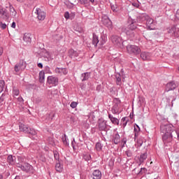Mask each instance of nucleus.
I'll use <instances>...</instances> for the list:
<instances>
[{"label":"nucleus","instance_id":"1","mask_svg":"<svg viewBox=\"0 0 179 179\" xmlns=\"http://www.w3.org/2000/svg\"><path fill=\"white\" fill-rule=\"evenodd\" d=\"M161 134H162V141L166 145L169 146L173 139L179 141V129H175L173 124H161Z\"/></svg>","mask_w":179,"mask_h":179},{"label":"nucleus","instance_id":"2","mask_svg":"<svg viewBox=\"0 0 179 179\" xmlns=\"http://www.w3.org/2000/svg\"><path fill=\"white\" fill-rule=\"evenodd\" d=\"M146 20V25L150 30H155V21L149 15L143 14L137 17V21L142 23Z\"/></svg>","mask_w":179,"mask_h":179},{"label":"nucleus","instance_id":"3","mask_svg":"<svg viewBox=\"0 0 179 179\" xmlns=\"http://www.w3.org/2000/svg\"><path fill=\"white\" fill-rule=\"evenodd\" d=\"M16 167L27 174H34L35 173L34 167L29 163H16Z\"/></svg>","mask_w":179,"mask_h":179},{"label":"nucleus","instance_id":"4","mask_svg":"<svg viewBox=\"0 0 179 179\" xmlns=\"http://www.w3.org/2000/svg\"><path fill=\"white\" fill-rule=\"evenodd\" d=\"M127 51L130 55H139L141 54V48L136 45H128Z\"/></svg>","mask_w":179,"mask_h":179},{"label":"nucleus","instance_id":"5","mask_svg":"<svg viewBox=\"0 0 179 179\" xmlns=\"http://www.w3.org/2000/svg\"><path fill=\"white\" fill-rule=\"evenodd\" d=\"M111 42L116 47H119V48H122L124 47V41H122V38L117 35H113L110 37Z\"/></svg>","mask_w":179,"mask_h":179},{"label":"nucleus","instance_id":"6","mask_svg":"<svg viewBox=\"0 0 179 179\" xmlns=\"http://www.w3.org/2000/svg\"><path fill=\"white\" fill-rule=\"evenodd\" d=\"M20 131L24 132V134H29V135L36 136L37 135V131L34 129H31L27 125L23 124H20Z\"/></svg>","mask_w":179,"mask_h":179},{"label":"nucleus","instance_id":"7","mask_svg":"<svg viewBox=\"0 0 179 179\" xmlns=\"http://www.w3.org/2000/svg\"><path fill=\"white\" fill-rule=\"evenodd\" d=\"M121 108V101L118 99L113 100V106L111 108L112 114H120V108Z\"/></svg>","mask_w":179,"mask_h":179},{"label":"nucleus","instance_id":"8","mask_svg":"<svg viewBox=\"0 0 179 179\" xmlns=\"http://www.w3.org/2000/svg\"><path fill=\"white\" fill-rule=\"evenodd\" d=\"M47 83L50 85V86H58L59 79L54 76H49L47 78Z\"/></svg>","mask_w":179,"mask_h":179},{"label":"nucleus","instance_id":"9","mask_svg":"<svg viewBox=\"0 0 179 179\" xmlns=\"http://www.w3.org/2000/svg\"><path fill=\"white\" fill-rule=\"evenodd\" d=\"M167 33L171 36V37H175V38H179V29L173 26L167 29Z\"/></svg>","mask_w":179,"mask_h":179},{"label":"nucleus","instance_id":"10","mask_svg":"<svg viewBox=\"0 0 179 179\" xmlns=\"http://www.w3.org/2000/svg\"><path fill=\"white\" fill-rule=\"evenodd\" d=\"M24 69H26V62L23 60H20L14 67L15 72H22Z\"/></svg>","mask_w":179,"mask_h":179},{"label":"nucleus","instance_id":"11","mask_svg":"<svg viewBox=\"0 0 179 179\" xmlns=\"http://www.w3.org/2000/svg\"><path fill=\"white\" fill-rule=\"evenodd\" d=\"M98 129L99 131H107V121L101 118L98 120Z\"/></svg>","mask_w":179,"mask_h":179},{"label":"nucleus","instance_id":"12","mask_svg":"<svg viewBox=\"0 0 179 179\" xmlns=\"http://www.w3.org/2000/svg\"><path fill=\"white\" fill-rule=\"evenodd\" d=\"M0 19H3V20H9V13L6 9L0 6Z\"/></svg>","mask_w":179,"mask_h":179},{"label":"nucleus","instance_id":"13","mask_svg":"<svg viewBox=\"0 0 179 179\" xmlns=\"http://www.w3.org/2000/svg\"><path fill=\"white\" fill-rule=\"evenodd\" d=\"M55 73H57V76L68 75V70L66 69V68L57 67L56 69H55Z\"/></svg>","mask_w":179,"mask_h":179},{"label":"nucleus","instance_id":"14","mask_svg":"<svg viewBox=\"0 0 179 179\" xmlns=\"http://www.w3.org/2000/svg\"><path fill=\"white\" fill-rule=\"evenodd\" d=\"M102 22L103 24H104V26L108 29H111V27H113V22H111V20H110V18H108L107 16H103L102 17Z\"/></svg>","mask_w":179,"mask_h":179},{"label":"nucleus","instance_id":"15","mask_svg":"<svg viewBox=\"0 0 179 179\" xmlns=\"http://www.w3.org/2000/svg\"><path fill=\"white\" fill-rule=\"evenodd\" d=\"M148 159V152H143L140 155L139 157H138V166H141V164H143L145 163V160Z\"/></svg>","mask_w":179,"mask_h":179},{"label":"nucleus","instance_id":"16","mask_svg":"<svg viewBox=\"0 0 179 179\" xmlns=\"http://www.w3.org/2000/svg\"><path fill=\"white\" fill-rule=\"evenodd\" d=\"M35 13H36L38 20H44L45 19V12L42 11L41 9L36 8Z\"/></svg>","mask_w":179,"mask_h":179},{"label":"nucleus","instance_id":"17","mask_svg":"<svg viewBox=\"0 0 179 179\" xmlns=\"http://www.w3.org/2000/svg\"><path fill=\"white\" fill-rule=\"evenodd\" d=\"M176 100H177V96L175 94L174 92L172 93V94H171L170 96H166V101L168 106H170V102L171 101V106H173Z\"/></svg>","mask_w":179,"mask_h":179},{"label":"nucleus","instance_id":"18","mask_svg":"<svg viewBox=\"0 0 179 179\" xmlns=\"http://www.w3.org/2000/svg\"><path fill=\"white\" fill-rule=\"evenodd\" d=\"M141 58H142L143 61H150L152 54L150 52H143L141 53Z\"/></svg>","mask_w":179,"mask_h":179},{"label":"nucleus","instance_id":"19","mask_svg":"<svg viewBox=\"0 0 179 179\" xmlns=\"http://www.w3.org/2000/svg\"><path fill=\"white\" fill-rule=\"evenodd\" d=\"M103 175L101 174V171L99 169H96L92 172V179H101Z\"/></svg>","mask_w":179,"mask_h":179},{"label":"nucleus","instance_id":"20","mask_svg":"<svg viewBox=\"0 0 179 179\" xmlns=\"http://www.w3.org/2000/svg\"><path fill=\"white\" fill-rule=\"evenodd\" d=\"M108 118L114 125H120V120L118 118L115 117L110 113H108Z\"/></svg>","mask_w":179,"mask_h":179},{"label":"nucleus","instance_id":"21","mask_svg":"<svg viewBox=\"0 0 179 179\" xmlns=\"http://www.w3.org/2000/svg\"><path fill=\"white\" fill-rule=\"evenodd\" d=\"M177 87V84L174 81L169 82L166 85L167 92H170V90H174Z\"/></svg>","mask_w":179,"mask_h":179},{"label":"nucleus","instance_id":"22","mask_svg":"<svg viewBox=\"0 0 179 179\" xmlns=\"http://www.w3.org/2000/svg\"><path fill=\"white\" fill-rule=\"evenodd\" d=\"M7 162L9 163L11 166H16V157L13 155H8L7 157Z\"/></svg>","mask_w":179,"mask_h":179},{"label":"nucleus","instance_id":"23","mask_svg":"<svg viewBox=\"0 0 179 179\" xmlns=\"http://www.w3.org/2000/svg\"><path fill=\"white\" fill-rule=\"evenodd\" d=\"M141 132V128L138 124L134 125V139L136 141V138L139 136V133Z\"/></svg>","mask_w":179,"mask_h":179},{"label":"nucleus","instance_id":"24","mask_svg":"<svg viewBox=\"0 0 179 179\" xmlns=\"http://www.w3.org/2000/svg\"><path fill=\"white\" fill-rule=\"evenodd\" d=\"M69 55L71 58H76V57H79V52L73 49H70L69 50Z\"/></svg>","mask_w":179,"mask_h":179},{"label":"nucleus","instance_id":"25","mask_svg":"<svg viewBox=\"0 0 179 179\" xmlns=\"http://www.w3.org/2000/svg\"><path fill=\"white\" fill-rule=\"evenodd\" d=\"M38 79L40 83H44V80H45V73L43 71L39 72Z\"/></svg>","mask_w":179,"mask_h":179},{"label":"nucleus","instance_id":"26","mask_svg":"<svg viewBox=\"0 0 179 179\" xmlns=\"http://www.w3.org/2000/svg\"><path fill=\"white\" fill-rule=\"evenodd\" d=\"M23 41L26 44H30L31 43V38L30 37V34H25L23 37Z\"/></svg>","mask_w":179,"mask_h":179},{"label":"nucleus","instance_id":"27","mask_svg":"<svg viewBox=\"0 0 179 179\" xmlns=\"http://www.w3.org/2000/svg\"><path fill=\"white\" fill-rule=\"evenodd\" d=\"M124 31L127 36H129V37H134L135 36V33L134 32L133 29L127 27Z\"/></svg>","mask_w":179,"mask_h":179},{"label":"nucleus","instance_id":"28","mask_svg":"<svg viewBox=\"0 0 179 179\" xmlns=\"http://www.w3.org/2000/svg\"><path fill=\"white\" fill-rule=\"evenodd\" d=\"M120 134L117 133L113 136V142L115 143V145H118V143L120 142Z\"/></svg>","mask_w":179,"mask_h":179},{"label":"nucleus","instance_id":"29","mask_svg":"<svg viewBox=\"0 0 179 179\" xmlns=\"http://www.w3.org/2000/svg\"><path fill=\"white\" fill-rule=\"evenodd\" d=\"M99 36L96 34H93L92 36V44L96 47L99 44Z\"/></svg>","mask_w":179,"mask_h":179},{"label":"nucleus","instance_id":"30","mask_svg":"<svg viewBox=\"0 0 179 179\" xmlns=\"http://www.w3.org/2000/svg\"><path fill=\"white\" fill-rule=\"evenodd\" d=\"M9 10H10V15L12 16V17H13V18L16 17V15H17V12H16V10H15V8H13V6H10Z\"/></svg>","mask_w":179,"mask_h":179},{"label":"nucleus","instance_id":"31","mask_svg":"<svg viewBox=\"0 0 179 179\" xmlns=\"http://www.w3.org/2000/svg\"><path fill=\"white\" fill-rule=\"evenodd\" d=\"M129 121V120L128 119V117H122L121 120L120 124L122 125L123 128H125V127H127V124H128Z\"/></svg>","mask_w":179,"mask_h":179},{"label":"nucleus","instance_id":"32","mask_svg":"<svg viewBox=\"0 0 179 179\" xmlns=\"http://www.w3.org/2000/svg\"><path fill=\"white\" fill-rule=\"evenodd\" d=\"M81 79L83 82H85V80H87L89 78H90V73H84L81 75Z\"/></svg>","mask_w":179,"mask_h":179},{"label":"nucleus","instance_id":"33","mask_svg":"<svg viewBox=\"0 0 179 179\" xmlns=\"http://www.w3.org/2000/svg\"><path fill=\"white\" fill-rule=\"evenodd\" d=\"M116 78V84L117 85V86H121V85H122V82L121 81V74L117 73L115 76Z\"/></svg>","mask_w":179,"mask_h":179},{"label":"nucleus","instance_id":"34","mask_svg":"<svg viewBox=\"0 0 179 179\" xmlns=\"http://www.w3.org/2000/svg\"><path fill=\"white\" fill-rule=\"evenodd\" d=\"M95 149L96 152H101V150H103V144L100 142H97L95 145Z\"/></svg>","mask_w":179,"mask_h":179},{"label":"nucleus","instance_id":"35","mask_svg":"<svg viewBox=\"0 0 179 179\" xmlns=\"http://www.w3.org/2000/svg\"><path fill=\"white\" fill-rule=\"evenodd\" d=\"M62 139L65 146H69V142H68V136H66V134H64V136H62Z\"/></svg>","mask_w":179,"mask_h":179},{"label":"nucleus","instance_id":"36","mask_svg":"<svg viewBox=\"0 0 179 179\" xmlns=\"http://www.w3.org/2000/svg\"><path fill=\"white\" fill-rule=\"evenodd\" d=\"M127 28L134 31L135 30V29H136V24L135 23V22L131 21V24L128 25Z\"/></svg>","mask_w":179,"mask_h":179},{"label":"nucleus","instance_id":"37","mask_svg":"<svg viewBox=\"0 0 179 179\" xmlns=\"http://www.w3.org/2000/svg\"><path fill=\"white\" fill-rule=\"evenodd\" d=\"M55 169L56 171H59V173H61V171H62V166H61L59 162H56Z\"/></svg>","mask_w":179,"mask_h":179},{"label":"nucleus","instance_id":"38","mask_svg":"<svg viewBox=\"0 0 179 179\" xmlns=\"http://www.w3.org/2000/svg\"><path fill=\"white\" fill-rule=\"evenodd\" d=\"M43 71L45 72V73H48L49 75H52V71H51V68H50V66H45V69Z\"/></svg>","mask_w":179,"mask_h":179},{"label":"nucleus","instance_id":"39","mask_svg":"<svg viewBox=\"0 0 179 179\" xmlns=\"http://www.w3.org/2000/svg\"><path fill=\"white\" fill-rule=\"evenodd\" d=\"M5 87V81L3 80H0V93L3 92V88Z\"/></svg>","mask_w":179,"mask_h":179},{"label":"nucleus","instance_id":"40","mask_svg":"<svg viewBox=\"0 0 179 179\" xmlns=\"http://www.w3.org/2000/svg\"><path fill=\"white\" fill-rule=\"evenodd\" d=\"M110 8H111L113 12H115V13L118 12V8L117 6V4H113V3H111Z\"/></svg>","mask_w":179,"mask_h":179},{"label":"nucleus","instance_id":"41","mask_svg":"<svg viewBox=\"0 0 179 179\" xmlns=\"http://www.w3.org/2000/svg\"><path fill=\"white\" fill-rule=\"evenodd\" d=\"M20 93V92L19 91V89L14 87L13 89V96H19Z\"/></svg>","mask_w":179,"mask_h":179},{"label":"nucleus","instance_id":"42","mask_svg":"<svg viewBox=\"0 0 179 179\" xmlns=\"http://www.w3.org/2000/svg\"><path fill=\"white\" fill-rule=\"evenodd\" d=\"M6 95L5 94H2V95L0 97V107H2L3 106V101L5 100V96Z\"/></svg>","mask_w":179,"mask_h":179},{"label":"nucleus","instance_id":"43","mask_svg":"<svg viewBox=\"0 0 179 179\" xmlns=\"http://www.w3.org/2000/svg\"><path fill=\"white\" fill-rule=\"evenodd\" d=\"M146 171H148V169H146V168H141L138 175L143 176V174H145V173H146Z\"/></svg>","mask_w":179,"mask_h":179},{"label":"nucleus","instance_id":"44","mask_svg":"<svg viewBox=\"0 0 179 179\" xmlns=\"http://www.w3.org/2000/svg\"><path fill=\"white\" fill-rule=\"evenodd\" d=\"M54 157L55 160H57V162H59V154H58L57 151H54Z\"/></svg>","mask_w":179,"mask_h":179},{"label":"nucleus","instance_id":"45","mask_svg":"<svg viewBox=\"0 0 179 179\" xmlns=\"http://www.w3.org/2000/svg\"><path fill=\"white\" fill-rule=\"evenodd\" d=\"M83 159H84V160H85V162H89V160H90V159H92V156L89 154H87L83 156Z\"/></svg>","mask_w":179,"mask_h":179},{"label":"nucleus","instance_id":"46","mask_svg":"<svg viewBox=\"0 0 179 179\" xmlns=\"http://www.w3.org/2000/svg\"><path fill=\"white\" fill-rule=\"evenodd\" d=\"M48 141L49 142V144L51 145L52 146H54V145H55V143L54 142V138H52V137H49L48 138Z\"/></svg>","mask_w":179,"mask_h":179},{"label":"nucleus","instance_id":"47","mask_svg":"<svg viewBox=\"0 0 179 179\" xmlns=\"http://www.w3.org/2000/svg\"><path fill=\"white\" fill-rule=\"evenodd\" d=\"M78 2L80 5H87L89 3V1L87 0H78Z\"/></svg>","mask_w":179,"mask_h":179},{"label":"nucleus","instance_id":"48","mask_svg":"<svg viewBox=\"0 0 179 179\" xmlns=\"http://www.w3.org/2000/svg\"><path fill=\"white\" fill-rule=\"evenodd\" d=\"M17 160L19 162L17 163H21V164H23V162H24V158L22 156H18L17 157Z\"/></svg>","mask_w":179,"mask_h":179},{"label":"nucleus","instance_id":"49","mask_svg":"<svg viewBox=\"0 0 179 179\" xmlns=\"http://www.w3.org/2000/svg\"><path fill=\"white\" fill-rule=\"evenodd\" d=\"M71 146L73 149V150H76V141H75V138L73 139L71 141Z\"/></svg>","mask_w":179,"mask_h":179},{"label":"nucleus","instance_id":"50","mask_svg":"<svg viewBox=\"0 0 179 179\" xmlns=\"http://www.w3.org/2000/svg\"><path fill=\"white\" fill-rule=\"evenodd\" d=\"M17 101L20 103V104L22 106V104H24V100L22 96H20L17 98Z\"/></svg>","mask_w":179,"mask_h":179},{"label":"nucleus","instance_id":"51","mask_svg":"<svg viewBox=\"0 0 179 179\" xmlns=\"http://www.w3.org/2000/svg\"><path fill=\"white\" fill-rule=\"evenodd\" d=\"M70 107H71V108H76V107H78V103L75 101L71 102Z\"/></svg>","mask_w":179,"mask_h":179},{"label":"nucleus","instance_id":"52","mask_svg":"<svg viewBox=\"0 0 179 179\" xmlns=\"http://www.w3.org/2000/svg\"><path fill=\"white\" fill-rule=\"evenodd\" d=\"M125 154L127 155V157H132V152H131V150L126 151Z\"/></svg>","mask_w":179,"mask_h":179},{"label":"nucleus","instance_id":"53","mask_svg":"<svg viewBox=\"0 0 179 179\" xmlns=\"http://www.w3.org/2000/svg\"><path fill=\"white\" fill-rule=\"evenodd\" d=\"M0 26L3 29V30H5L6 29V24L0 22Z\"/></svg>","mask_w":179,"mask_h":179},{"label":"nucleus","instance_id":"54","mask_svg":"<svg viewBox=\"0 0 179 179\" xmlns=\"http://www.w3.org/2000/svg\"><path fill=\"white\" fill-rule=\"evenodd\" d=\"M64 17L65 19H66L68 20V19H69V13L68 11H66V13H64Z\"/></svg>","mask_w":179,"mask_h":179},{"label":"nucleus","instance_id":"55","mask_svg":"<svg viewBox=\"0 0 179 179\" xmlns=\"http://www.w3.org/2000/svg\"><path fill=\"white\" fill-rule=\"evenodd\" d=\"M122 143L123 144L122 146H125V145L127 144V138H124L122 140Z\"/></svg>","mask_w":179,"mask_h":179},{"label":"nucleus","instance_id":"56","mask_svg":"<svg viewBox=\"0 0 179 179\" xmlns=\"http://www.w3.org/2000/svg\"><path fill=\"white\" fill-rule=\"evenodd\" d=\"M132 5L133 6H135V8H139L141 6L139 3H133Z\"/></svg>","mask_w":179,"mask_h":179},{"label":"nucleus","instance_id":"57","mask_svg":"<svg viewBox=\"0 0 179 179\" xmlns=\"http://www.w3.org/2000/svg\"><path fill=\"white\" fill-rule=\"evenodd\" d=\"M11 27L13 29H16V22H13L12 24H11Z\"/></svg>","mask_w":179,"mask_h":179},{"label":"nucleus","instance_id":"58","mask_svg":"<svg viewBox=\"0 0 179 179\" xmlns=\"http://www.w3.org/2000/svg\"><path fill=\"white\" fill-rule=\"evenodd\" d=\"M37 66L38 68H41V69H43V64L41 63H38Z\"/></svg>","mask_w":179,"mask_h":179},{"label":"nucleus","instance_id":"59","mask_svg":"<svg viewBox=\"0 0 179 179\" xmlns=\"http://www.w3.org/2000/svg\"><path fill=\"white\" fill-rule=\"evenodd\" d=\"M2 54H3V48L0 47V55H2Z\"/></svg>","mask_w":179,"mask_h":179},{"label":"nucleus","instance_id":"60","mask_svg":"<svg viewBox=\"0 0 179 179\" xmlns=\"http://www.w3.org/2000/svg\"><path fill=\"white\" fill-rule=\"evenodd\" d=\"M49 115L51 117V120H52L55 117L54 114L52 113H50Z\"/></svg>","mask_w":179,"mask_h":179},{"label":"nucleus","instance_id":"61","mask_svg":"<svg viewBox=\"0 0 179 179\" xmlns=\"http://www.w3.org/2000/svg\"><path fill=\"white\" fill-rule=\"evenodd\" d=\"M89 2H91V3L93 5V3H94V0H89Z\"/></svg>","mask_w":179,"mask_h":179},{"label":"nucleus","instance_id":"62","mask_svg":"<svg viewBox=\"0 0 179 179\" xmlns=\"http://www.w3.org/2000/svg\"><path fill=\"white\" fill-rule=\"evenodd\" d=\"M138 143H139L140 146H142L143 142V141H140V142H138Z\"/></svg>","mask_w":179,"mask_h":179},{"label":"nucleus","instance_id":"63","mask_svg":"<svg viewBox=\"0 0 179 179\" xmlns=\"http://www.w3.org/2000/svg\"><path fill=\"white\" fill-rule=\"evenodd\" d=\"M0 179H3V176L2 175H0Z\"/></svg>","mask_w":179,"mask_h":179},{"label":"nucleus","instance_id":"64","mask_svg":"<svg viewBox=\"0 0 179 179\" xmlns=\"http://www.w3.org/2000/svg\"><path fill=\"white\" fill-rule=\"evenodd\" d=\"M17 2H22L23 0H17Z\"/></svg>","mask_w":179,"mask_h":179}]
</instances>
